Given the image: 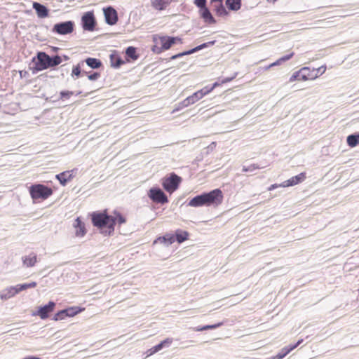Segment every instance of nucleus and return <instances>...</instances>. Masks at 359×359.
I'll return each instance as SVG.
<instances>
[{
	"instance_id": "37998d69",
	"label": "nucleus",
	"mask_w": 359,
	"mask_h": 359,
	"mask_svg": "<svg viewBox=\"0 0 359 359\" xmlns=\"http://www.w3.org/2000/svg\"><path fill=\"white\" fill-rule=\"evenodd\" d=\"M194 4L200 8L206 7V0H194Z\"/></svg>"
},
{
	"instance_id": "a18cd8bd",
	"label": "nucleus",
	"mask_w": 359,
	"mask_h": 359,
	"mask_svg": "<svg viewBox=\"0 0 359 359\" xmlns=\"http://www.w3.org/2000/svg\"><path fill=\"white\" fill-rule=\"evenodd\" d=\"M278 187H282L281 186V184H271L269 188H268V190L269 191H272L276 188H278Z\"/></svg>"
},
{
	"instance_id": "58836bf2",
	"label": "nucleus",
	"mask_w": 359,
	"mask_h": 359,
	"mask_svg": "<svg viewBox=\"0 0 359 359\" xmlns=\"http://www.w3.org/2000/svg\"><path fill=\"white\" fill-rule=\"evenodd\" d=\"M73 95H74V92H72V91H62V92H60V98L62 100L69 99Z\"/></svg>"
},
{
	"instance_id": "6e6552de",
	"label": "nucleus",
	"mask_w": 359,
	"mask_h": 359,
	"mask_svg": "<svg viewBox=\"0 0 359 359\" xmlns=\"http://www.w3.org/2000/svg\"><path fill=\"white\" fill-rule=\"evenodd\" d=\"M149 198L157 203L165 204L168 202V199L165 193L159 188H151L148 193Z\"/></svg>"
},
{
	"instance_id": "4be33fe9",
	"label": "nucleus",
	"mask_w": 359,
	"mask_h": 359,
	"mask_svg": "<svg viewBox=\"0 0 359 359\" xmlns=\"http://www.w3.org/2000/svg\"><path fill=\"white\" fill-rule=\"evenodd\" d=\"M226 6L229 10L237 11L241 7V0H226Z\"/></svg>"
},
{
	"instance_id": "c03bdc74",
	"label": "nucleus",
	"mask_w": 359,
	"mask_h": 359,
	"mask_svg": "<svg viewBox=\"0 0 359 359\" xmlns=\"http://www.w3.org/2000/svg\"><path fill=\"white\" fill-rule=\"evenodd\" d=\"M100 76L99 73L95 72L92 74L88 75V79L91 81L97 80Z\"/></svg>"
},
{
	"instance_id": "a878e982",
	"label": "nucleus",
	"mask_w": 359,
	"mask_h": 359,
	"mask_svg": "<svg viewBox=\"0 0 359 359\" xmlns=\"http://www.w3.org/2000/svg\"><path fill=\"white\" fill-rule=\"evenodd\" d=\"M86 63L93 69H97L102 66V62L100 60L93 57H88L85 60Z\"/></svg>"
},
{
	"instance_id": "72a5a7b5",
	"label": "nucleus",
	"mask_w": 359,
	"mask_h": 359,
	"mask_svg": "<svg viewBox=\"0 0 359 359\" xmlns=\"http://www.w3.org/2000/svg\"><path fill=\"white\" fill-rule=\"evenodd\" d=\"M172 343V339L171 338H167L162 341L160 344L155 346L156 348V350L159 351L165 346H168Z\"/></svg>"
},
{
	"instance_id": "f03ea898",
	"label": "nucleus",
	"mask_w": 359,
	"mask_h": 359,
	"mask_svg": "<svg viewBox=\"0 0 359 359\" xmlns=\"http://www.w3.org/2000/svg\"><path fill=\"white\" fill-rule=\"evenodd\" d=\"M224 200V194L221 189H215L208 193H203L191 199L189 205L191 207H218Z\"/></svg>"
},
{
	"instance_id": "6ab92c4d",
	"label": "nucleus",
	"mask_w": 359,
	"mask_h": 359,
	"mask_svg": "<svg viewBox=\"0 0 359 359\" xmlns=\"http://www.w3.org/2000/svg\"><path fill=\"white\" fill-rule=\"evenodd\" d=\"M171 3V0H151V6L158 11H163Z\"/></svg>"
},
{
	"instance_id": "4468645a",
	"label": "nucleus",
	"mask_w": 359,
	"mask_h": 359,
	"mask_svg": "<svg viewBox=\"0 0 359 359\" xmlns=\"http://www.w3.org/2000/svg\"><path fill=\"white\" fill-rule=\"evenodd\" d=\"M306 172H301L300 174L292 177L291 178L288 179L287 180H285L281 183L282 187H292L297 185L306 179Z\"/></svg>"
},
{
	"instance_id": "7c9ffc66",
	"label": "nucleus",
	"mask_w": 359,
	"mask_h": 359,
	"mask_svg": "<svg viewBox=\"0 0 359 359\" xmlns=\"http://www.w3.org/2000/svg\"><path fill=\"white\" fill-rule=\"evenodd\" d=\"M347 144L351 147H354L359 144V135H351L347 137Z\"/></svg>"
},
{
	"instance_id": "c9c22d12",
	"label": "nucleus",
	"mask_w": 359,
	"mask_h": 359,
	"mask_svg": "<svg viewBox=\"0 0 359 359\" xmlns=\"http://www.w3.org/2000/svg\"><path fill=\"white\" fill-rule=\"evenodd\" d=\"M222 325V323H218V324L211 325H205V326L201 327H196V331L200 332V331H203V330H207L215 329V328H217V327H218L219 326H220Z\"/></svg>"
},
{
	"instance_id": "09e8293b",
	"label": "nucleus",
	"mask_w": 359,
	"mask_h": 359,
	"mask_svg": "<svg viewBox=\"0 0 359 359\" xmlns=\"http://www.w3.org/2000/svg\"><path fill=\"white\" fill-rule=\"evenodd\" d=\"M222 85H223V83H222V80H221L220 81H216V82H215V83L212 84V88H213V89H215V88L219 87V86H222Z\"/></svg>"
},
{
	"instance_id": "39448f33",
	"label": "nucleus",
	"mask_w": 359,
	"mask_h": 359,
	"mask_svg": "<svg viewBox=\"0 0 359 359\" xmlns=\"http://www.w3.org/2000/svg\"><path fill=\"white\" fill-rule=\"evenodd\" d=\"M39 62L36 64L39 70H43L48 67H53L60 65L62 62V58L55 55L50 57L48 54L40 52L37 55Z\"/></svg>"
},
{
	"instance_id": "1a4fd4ad",
	"label": "nucleus",
	"mask_w": 359,
	"mask_h": 359,
	"mask_svg": "<svg viewBox=\"0 0 359 359\" xmlns=\"http://www.w3.org/2000/svg\"><path fill=\"white\" fill-rule=\"evenodd\" d=\"M53 31L62 35L70 34L74 31V23L72 21H67L55 24Z\"/></svg>"
},
{
	"instance_id": "a211bd4d",
	"label": "nucleus",
	"mask_w": 359,
	"mask_h": 359,
	"mask_svg": "<svg viewBox=\"0 0 359 359\" xmlns=\"http://www.w3.org/2000/svg\"><path fill=\"white\" fill-rule=\"evenodd\" d=\"M73 177L72 171L67 170L57 175L55 177L62 185L65 186Z\"/></svg>"
},
{
	"instance_id": "c85d7f7f",
	"label": "nucleus",
	"mask_w": 359,
	"mask_h": 359,
	"mask_svg": "<svg viewBox=\"0 0 359 359\" xmlns=\"http://www.w3.org/2000/svg\"><path fill=\"white\" fill-rule=\"evenodd\" d=\"M215 13L216 15L221 17H226L229 15V12L226 11L222 3L215 5Z\"/></svg>"
},
{
	"instance_id": "de8ad7c7",
	"label": "nucleus",
	"mask_w": 359,
	"mask_h": 359,
	"mask_svg": "<svg viewBox=\"0 0 359 359\" xmlns=\"http://www.w3.org/2000/svg\"><path fill=\"white\" fill-rule=\"evenodd\" d=\"M148 352H149V355H153L155 353L158 352V351L156 350V348L154 346L152 348H151L150 349H149Z\"/></svg>"
},
{
	"instance_id": "f3484780",
	"label": "nucleus",
	"mask_w": 359,
	"mask_h": 359,
	"mask_svg": "<svg viewBox=\"0 0 359 359\" xmlns=\"http://www.w3.org/2000/svg\"><path fill=\"white\" fill-rule=\"evenodd\" d=\"M303 341V339L299 340L294 345H291L288 347L283 348L280 353H278L273 359H282L286 356L290 351L297 348Z\"/></svg>"
},
{
	"instance_id": "f704fd0d",
	"label": "nucleus",
	"mask_w": 359,
	"mask_h": 359,
	"mask_svg": "<svg viewBox=\"0 0 359 359\" xmlns=\"http://www.w3.org/2000/svg\"><path fill=\"white\" fill-rule=\"evenodd\" d=\"M6 294H5L6 297L11 298L13 296H15L16 294L18 293V291L17 290L16 286L15 287H11L6 290Z\"/></svg>"
},
{
	"instance_id": "79ce46f5",
	"label": "nucleus",
	"mask_w": 359,
	"mask_h": 359,
	"mask_svg": "<svg viewBox=\"0 0 359 359\" xmlns=\"http://www.w3.org/2000/svg\"><path fill=\"white\" fill-rule=\"evenodd\" d=\"M214 89L212 86H205L203 88L201 89L200 91H201L203 96L207 95L208 94L210 93Z\"/></svg>"
},
{
	"instance_id": "ea45409f",
	"label": "nucleus",
	"mask_w": 359,
	"mask_h": 359,
	"mask_svg": "<svg viewBox=\"0 0 359 359\" xmlns=\"http://www.w3.org/2000/svg\"><path fill=\"white\" fill-rule=\"evenodd\" d=\"M257 169H259V167L257 165L252 164L248 167L244 166L243 168V172L254 171Z\"/></svg>"
},
{
	"instance_id": "2f4dec72",
	"label": "nucleus",
	"mask_w": 359,
	"mask_h": 359,
	"mask_svg": "<svg viewBox=\"0 0 359 359\" xmlns=\"http://www.w3.org/2000/svg\"><path fill=\"white\" fill-rule=\"evenodd\" d=\"M37 285V283L36 282H32L29 283H25V284H19L15 285L17 287V290L18 291V293L22 290H25L28 288H34Z\"/></svg>"
},
{
	"instance_id": "bb28decb",
	"label": "nucleus",
	"mask_w": 359,
	"mask_h": 359,
	"mask_svg": "<svg viewBox=\"0 0 359 359\" xmlns=\"http://www.w3.org/2000/svg\"><path fill=\"white\" fill-rule=\"evenodd\" d=\"M207 46V43H203L201 46H198L197 47H196L195 48L191 50H189V51H187V52H184V53H179V54H177V55H172L171 57V59L172 60H175L176 58H178L180 57H182L183 55H188V54H191V53H193L197 50H199L203 48H205Z\"/></svg>"
},
{
	"instance_id": "0eeeda50",
	"label": "nucleus",
	"mask_w": 359,
	"mask_h": 359,
	"mask_svg": "<svg viewBox=\"0 0 359 359\" xmlns=\"http://www.w3.org/2000/svg\"><path fill=\"white\" fill-rule=\"evenodd\" d=\"M182 178L175 173H172L168 177L163 180L162 186L164 189L169 192L172 193L177 189Z\"/></svg>"
},
{
	"instance_id": "f8f14e48",
	"label": "nucleus",
	"mask_w": 359,
	"mask_h": 359,
	"mask_svg": "<svg viewBox=\"0 0 359 359\" xmlns=\"http://www.w3.org/2000/svg\"><path fill=\"white\" fill-rule=\"evenodd\" d=\"M104 14L106 22L110 25H115L118 21V15L116 11L112 7L104 8Z\"/></svg>"
},
{
	"instance_id": "473e14b6",
	"label": "nucleus",
	"mask_w": 359,
	"mask_h": 359,
	"mask_svg": "<svg viewBox=\"0 0 359 359\" xmlns=\"http://www.w3.org/2000/svg\"><path fill=\"white\" fill-rule=\"evenodd\" d=\"M126 55L135 60L137 59L138 55L136 54V48L132 46L128 47L126 50Z\"/></svg>"
},
{
	"instance_id": "20e7f679",
	"label": "nucleus",
	"mask_w": 359,
	"mask_h": 359,
	"mask_svg": "<svg viewBox=\"0 0 359 359\" xmlns=\"http://www.w3.org/2000/svg\"><path fill=\"white\" fill-rule=\"evenodd\" d=\"M31 198L34 201H45L53 195V191L50 187L41 184L32 185L29 189Z\"/></svg>"
},
{
	"instance_id": "a19ab883",
	"label": "nucleus",
	"mask_w": 359,
	"mask_h": 359,
	"mask_svg": "<svg viewBox=\"0 0 359 359\" xmlns=\"http://www.w3.org/2000/svg\"><path fill=\"white\" fill-rule=\"evenodd\" d=\"M81 74V67L80 64H78L77 65L74 66L72 69V75L76 76L77 77L79 76Z\"/></svg>"
},
{
	"instance_id": "aec40b11",
	"label": "nucleus",
	"mask_w": 359,
	"mask_h": 359,
	"mask_svg": "<svg viewBox=\"0 0 359 359\" xmlns=\"http://www.w3.org/2000/svg\"><path fill=\"white\" fill-rule=\"evenodd\" d=\"M201 16L204 19L206 22L210 24L215 23V20L212 17L211 13L207 7L201 8Z\"/></svg>"
},
{
	"instance_id": "5701e85b",
	"label": "nucleus",
	"mask_w": 359,
	"mask_h": 359,
	"mask_svg": "<svg viewBox=\"0 0 359 359\" xmlns=\"http://www.w3.org/2000/svg\"><path fill=\"white\" fill-rule=\"evenodd\" d=\"M189 233L186 231H182L177 229L175 232V240L179 243H182L189 239Z\"/></svg>"
},
{
	"instance_id": "ddd939ff",
	"label": "nucleus",
	"mask_w": 359,
	"mask_h": 359,
	"mask_svg": "<svg viewBox=\"0 0 359 359\" xmlns=\"http://www.w3.org/2000/svg\"><path fill=\"white\" fill-rule=\"evenodd\" d=\"M55 304L53 302H49L47 305L39 308L36 315L39 316L41 319H46L49 314L54 311Z\"/></svg>"
},
{
	"instance_id": "49530a36",
	"label": "nucleus",
	"mask_w": 359,
	"mask_h": 359,
	"mask_svg": "<svg viewBox=\"0 0 359 359\" xmlns=\"http://www.w3.org/2000/svg\"><path fill=\"white\" fill-rule=\"evenodd\" d=\"M235 77H236V76H232V77H226L222 80V83L224 84V83L231 82Z\"/></svg>"
},
{
	"instance_id": "dca6fc26",
	"label": "nucleus",
	"mask_w": 359,
	"mask_h": 359,
	"mask_svg": "<svg viewBox=\"0 0 359 359\" xmlns=\"http://www.w3.org/2000/svg\"><path fill=\"white\" fill-rule=\"evenodd\" d=\"M33 8L35 9L39 18H44L48 16V10L43 5H41L37 2H34Z\"/></svg>"
},
{
	"instance_id": "9b49d317",
	"label": "nucleus",
	"mask_w": 359,
	"mask_h": 359,
	"mask_svg": "<svg viewBox=\"0 0 359 359\" xmlns=\"http://www.w3.org/2000/svg\"><path fill=\"white\" fill-rule=\"evenodd\" d=\"M203 95L202 94L201 91L198 90L193 93L191 95L187 97L186 99H184L182 102L180 103L179 109H182L184 107H187L191 104H193L196 103L199 100L202 99L203 97Z\"/></svg>"
},
{
	"instance_id": "9d476101",
	"label": "nucleus",
	"mask_w": 359,
	"mask_h": 359,
	"mask_svg": "<svg viewBox=\"0 0 359 359\" xmlns=\"http://www.w3.org/2000/svg\"><path fill=\"white\" fill-rule=\"evenodd\" d=\"M81 21L84 30L93 31L95 29V20L93 12L85 13L82 16Z\"/></svg>"
},
{
	"instance_id": "7ed1b4c3",
	"label": "nucleus",
	"mask_w": 359,
	"mask_h": 359,
	"mask_svg": "<svg viewBox=\"0 0 359 359\" xmlns=\"http://www.w3.org/2000/svg\"><path fill=\"white\" fill-rule=\"evenodd\" d=\"M154 45L151 48V50L159 54L171 48L177 41L181 42V39L178 37H172L167 36L154 35L153 36Z\"/></svg>"
},
{
	"instance_id": "412c9836",
	"label": "nucleus",
	"mask_w": 359,
	"mask_h": 359,
	"mask_svg": "<svg viewBox=\"0 0 359 359\" xmlns=\"http://www.w3.org/2000/svg\"><path fill=\"white\" fill-rule=\"evenodd\" d=\"M175 241V236L170 233H167L163 236L158 237L156 240L154 241V243H156L157 242H160L161 243L165 244H172Z\"/></svg>"
},
{
	"instance_id": "c756f323",
	"label": "nucleus",
	"mask_w": 359,
	"mask_h": 359,
	"mask_svg": "<svg viewBox=\"0 0 359 359\" xmlns=\"http://www.w3.org/2000/svg\"><path fill=\"white\" fill-rule=\"evenodd\" d=\"M111 65L114 67H119L124 62L117 55H111L110 56Z\"/></svg>"
},
{
	"instance_id": "3c124183",
	"label": "nucleus",
	"mask_w": 359,
	"mask_h": 359,
	"mask_svg": "<svg viewBox=\"0 0 359 359\" xmlns=\"http://www.w3.org/2000/svg\"><path fill=\"white\" fill-rule=\"evenodd\" d=\"M222 1L223 0H211L212 2H217V1H218V2H219V4L222 3Z\"/></svg>"
},
{
	"instance_id": "cd10ccee",
	"label": "nucleus",
	"mask_w": 359,
	"mask_h": 359,
	"mask_svg": "<svg viewBox=\"0 0 359 359\" xmlns=\"http://www.w3.org/2000/svg\"><path fill=\"white\" fill-rule=\"evenodd\" d=\"M85 309H80L79 307H69L66 309H64L67 317H74L76 314L79 313Z\"/></svg>"
},
{
	"instance_id": "423d86ee",
	"label": "nucleus",
	"mask_w": 359,
	"mask_h": 359,
	"mask_svg": "<svg viewBox=\"0 0 359 359\" xmlns=\"http://www.w3.org/2000/svg\"><path fill=\"white\" fill-rule=\"evenodd\" d=\"M316 79V74H314L313 69L308 67H304L294 72L290 76L289 82L292 83L296 81H306L309 80H314Z\"/></svg>"
},
{
	"instance_id": "f257e3e1",
	"label": "nucleus",
	"mask_w": 359,
	"mask_h": 359,
	"mask_svg": "<svg viewBox=\"0 0 359 359\" xmlns=\"http://www.w3.org/2000/svg\"><path fill=\"white\" fill-rule=\"evenodd\" d=\"M90 217L93 225L105 235H111L114 231L116 223L121 225L126 222V218L119 212H115L114 215H109L107 210L93 212Z\"/></svg>"
},
{
	"instance_id": "b1692460",
	"label": "nucleus",
	"mask_w": 359,
	"mask_h": 359,
	"mask_svg": "<svg viewBox=\"0 0 359 359\" xmlns=\"http://www.w3.org/2000/svg\"><path fill=\"white\" fill-rule=\"evenodd\" d=\"M23 264L27 267H32L35 265L37 262L36 255L34 254H30L29 256H26L22 259Z\"/></svg>"
},
{
	"instance_id": "4c0bfd02",
	"label": "nucleus",
	"mask_w": 359,
	"mask_h": 359,
	"mask_svg": "<svg viewBox=\"0 0 359 359\" xmlns=\"http://www.w3.org/2000/svg\"><path fill=\"white\" fill-rule=\"evenodd\" d=\"M66 317H67L66 313H65V311H64V309H63V310H62V311H58V312L55 315V316H54V318H53V319H54L55 320H56V321H57V320H63V319H65Z\"/></svg>"
},
{
	"instance_id": "393cba45",
	"label": "nucleus",
	"mask_w": 359,
	"mask_h": 359,
	"mask_svg": "<svg viewBox=\"0 0 359 359\" xmlns=\"http://www.w3.org/2000/svg\"><path fill=\"white\" fill-rule=\"evenodd\" d=\"M293 55H294V53L292 52L290 54L279 58L276 62H274L271 63V65H269V66L266 67L265 69L268 70L272 67L280 65L282 62L287 61V60H290V58H292Z\"/></svg>"
},
{
	"instance_id": "8fccbe9b",
	"label": "nucleus",
	"mask_w": 359,
	"mask_h": 359,
	"mask_svg": "<svg viewBox=\"0 0 359 359\" xmlns=\"http://www.w3.org/2000/svg\"><path fill=\"white\" fill-rule=\"evenodd\" d=\"M269 4H274L277 0H266Z\"/></svg>"
},
{
	"instance_id": "2eb2a0df",
	"label": "nucleus",
	"mask_w": 359,
	"mask_h": 359,
	"mask_svg": "<svg viewBox=\"0 0 359 359\" xmlns=\"http://www.w3.org/2000/svg\"><path fill=\"white\" fill-rule=\"evenodd\" d=\"M75 229V235L77 237H83L86 233L85 224L81 220L80 217H77L74 223Z\"/></svg>"
},
{
	"instance_id": "e433bc0d",
	"label": "nucleus",
	"mask_w": 359,
	"mask_h": 359,
	"mask_svg": "<svg viewBox=\"0 0 359 359\" xmlns=\"http://www.w3.org/2000/svg\"><path fill=\"white\" fill-rule=\"evenodd\" d=\"M314 74H316V78L325 73L326 71V66H321L318 68H313Z\"/></svg>"
}]
</instances>
